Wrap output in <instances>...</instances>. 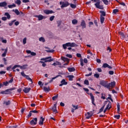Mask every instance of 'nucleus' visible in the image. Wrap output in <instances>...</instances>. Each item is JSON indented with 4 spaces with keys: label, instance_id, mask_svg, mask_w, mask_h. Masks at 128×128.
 <instances>
[{
    "label": "nucleus",
    "instance_id": "nucleus-16",
    "mask_svg": "<svg viewBox=\"0 0 128 128\" xmlns=\"http://www.w3.org/2000/svg\"><path fill=\"white\" fill-rule=\"evenodd\" d=\"M30 90H32V88H24V90H23V92H25V94H28V92H30Z\"/></svg>",
    "mask_w": 128,
    "mask_h": 128
},
{
    "label": "nucleus",
    "instance_id": "nucleus-8",
    "mask_svg": "<svg viewBox=\"0 0 128 128\" xmlns=\"http://www.w3.org/2000/svg\"><path fill=\"white\" fill-rule=\"evenodd\" d=\"M31 126H36L38 124V118H33V119L30 122Z\"/></svg>",
    "mask_w": 128,
    "mask_h": 128
},
{
    "label": "nucleus",
    "instance_id": "nucleus-17",
    "mask_svg": "<svg viewBox=\"0 0 128 128\" xmlns=\"http://www.w3.org/2000/svg\"><path fill=\"white\" fill-rule=\"evenodd\" d=\"M26 52H27L28 54H30L32 56H36V53L34 52H32L30 50H26Z\"/></svg>",
    "mask_w": 128,
    "mask_h": 128
},
{
    "label": "nucleus",
    "instance_id": "nucleus-57",
    "mask_svg": "<svg viewBox=\"0 0 128 128\" xmlns=\"http://www.w3.org/2000/svg\"><path fill=\"white\" fill-rule=\"evenodd\" d=\"M23 44H26V38H25L23 39Z\"/></svg>",
    "mask_w": 128,
    "mask_h": 128
},
{
    "label": "nucleus",
    "instance_id": "nucleus-61",
    "mask_svg": "<svg viewBox=\"0 0 128 128\" xmlns=\"http://www.w3.org/2000/svg\"><path fill=\"white\" fill-rule=\"evenodd\" d=\"M94 76L95 78H100V75H99V74H94Z\"/></svg>",
    "mask_w": 128,
    "mask_h": 128
},
{
    "label": "nucleus",
    "instance_id": "nucleus-28",
    "mask_svg": "<svg viewBox=\"0 0 128 128\" xmlns=\"http://www.w3.org/2000/svg\"><path fill=\"white\" fill-rule=\"evenodd\" d=\"M52 66H62V63L58 62H54V64H52Z\"/></svg>",
    "mask_w": 128,
    "mask_h": 128
},
{
    "label": "nucleus",
    "instance_id": "nucleus-7",
    "mask_svg": "<svg viewBox=\"0 0 128 128\" xmlns=\"http://www.w3.org/2000/svg\"><path fill=\"white\" fill-rule=\"evenodd\" d=\"M60 4H62L61 8H66L68 6L70 5V3L68 2H60Z\"/></svg>",
    "mask_w": 128,
    "mask_h": 128
},
{
    "label": "nucleus",
    "instance_id": "nucleus-40",
    "mask_svg": "<svg viewBox=\"0 0 128 128\" xmlns=\"http://www.w3.org/2000/svg\"><path fill=\"white\" fill-rule=\"evenodd\" d=\"M13 12H14L15 14H16L17 16H18L20 14V11H18V9H16L15 10H13Z\"/></svg>",
    "mask_w": 128,
    "mask_h": 128
},
{
    "label": "nucleus",
    "instance_id": "nucleus-35",
    "mask_svg": "<svg viewBox=\"0 0 128 128\" xmlns=\"http://www.w3.org/2000/svg\"><path fill=\"white\" fill-rule=\"evenodd\" d=\"M0 40H2V42H3V44H6V42H8L6 40H4V38L0 36Z\"/></svg>",
    "mask_w": 128,
    "mask_h": 128
},
{
    "label": "nucleus",
    "instance_id": "nucleus-41",
    "mask_svg": "<svg viewBox=\"0 0 128 128\" xmlns=\"http://www.w3.org/2000/svg\"><path fill=\"white\" fill-rule=\"evenodd\" d=\"M84 84H86V86H89L90 82H88V80H85L84 81Z\"/></svg>",
    "mask_w": 128,
    "mask_h": 128
},
{
    "label": "nucleus",
    "instance_id": "nucleus-6",
    "mask_svg": "<svg viewBox=\"0 0 128 128\" xmlns=\"http://www.w3.org/2000/svg\"><path fill=\"white\" fill-rule=\"evenodd\" d=\"M20 74H21V76H22L26 78L28 80L29 82H30L31 84H32V78H30V76L25 74L24 72V71L21 72Z\"/></svg>",
    "mask_w": 128,
    "mask_h": 128
},
{
    "label": "nucleus",
    "instance_id": "nucleus-53",
    "mask_svg": "<svg viewBox=\"0 0 128 128\" xmlns=\"http://www.w3.org/2000/svg\"><path fill=\"white\" fill-rule=\"evenodd\" d=\"M30 112H33L34 114H38V111L36 110H30Z\"/></svg>",
    "mask_w": 128,
    "mask_h": 128
},
{
    "label": "nucleus",
    "instance_id": "nucleus-3",
    "mask_svg": "<svg viewBox=\"0 0 128 128\" xmlns=\"http://www.w3.org/2000/svg\"><path fill=\"white\" fill-rule=\"evenodd\" d=\"M16 88H12L5 90L4 91H2L0 92L1 94H12V90H14Z\"/></svg>",
    "mask_w": 128,
    "mask_h": 128
},
{
    "label": "nucleus",
    "instance_id": "nucleus-48",
    "mask_svg": "<svg viewBox=\"0 0 128 128\" xmlns=\"http://www.w3.org/2000/svg\"><path fill=\"white\" fill-rule=\"evenodd\" d=\"M110 106H112V102L108 100V104L106 106V108H110Z\"/></svg>",
    "mask_w": 128,
    "mask_h": 128
},
{
    "label": "nucleus",
    "instance_id": "nucleus-64",
    "mask_svg": "<svg viewBox=\"0 0 128 128\" xmlns=\"http://www.w3.org/2000/svg\"><path fill=\"white\" fill-rule=\"evenodd\" d=\"M57 24H58V26H60L62 24V22L58 20L57 22Z\"/></svg>",
    "mask_w": 128,
    "mask_h": 128
},
{
    "label": "nucleus",
    "instance_id": "nucleus-49",
    "mask_svg": "<svg viewBox=\"0 0 128 128\" xmlns=\"http://www.w3.org/2000/svg\"><path fill=\"white\" fill-rule=\"evenodd\" d=\"M112 108L111 106H110L109 108H107L106 107L105 108V109L104 110V113L105 114V112H106V110H110Z\"/></svg>",
    "mask_w": 128,
    "mask_h": 128
},
{
    "label": "nucleus",
    "instance_id": "nucleus-32",
    "mask_svg": "<svg viewBox=\"0 0 128 128\" xmlns=\"http://www.w3.org/2000/svg\"><path fill=\"white\" fill-rule=\"evenodd\" d=\"M16 4L8 5V8H16Z\"/></svg>",
    "mask_w": 128,
    "mask_h": 128
},
{
    "label": "nucleus",
    "instance_id": "nucleus-14",
    "mask_svg": "<svg viewBox=\"0 0 128 128\" xmlns=\"http://www.w3.org/2000/svg\"><path fill=\"white\" fill-rule=\"evenodd\" d=\"M44 118H42V116H41L40 118V120L38 122L40 126H42V124H44Z\"/></svg>",
    "mask_w": 128,
    "mask_h": 128
},
{
    "label": "nucleus",
    "instance_id": "nucleus-46",
    "mask_svg": "<svg viewBox=\"0 0 128 128\" xmlns=\"http://www.w3.org/2000/svg\"><path fill=\"white\" fill-rule=\"evenodd\" d=\"M114 118H116L117 120H120V115H115L114 116Z\"/></svg>",
    "mask_w": 128,
    "mask_h": 128
},
{
    "label": "nucleus",
    "instance_id": "nucleus-54",
    "mask_svg": "<svg viewBox=\"0 0 128 128\" xmlns=\"http://www.w3.org/2000/svg\"><path fill=\"white\" fill-rule=\"evenodd\" d=\"M108 74L110 76H112V74H114V72L113 70H110L108 72Z\"/></svg>",
    "mask_w": 128,
    "mask_h": 128
},
{
    "label": "nucleus",
    "instance_id": "nucleus-59",
    "mask_svg": "<svg viewBox=\"0 0 128 128\" xmlns=\"http://www.w3.org/2000/svg\"><path fill=\"white\" fill-rule=\"evenodd\" d=\"M32 112H30V111L29 112V114L28 115V116H27L28 118H30V116H32Z\"/></svg>",
    "mask_w": 128,
    "mask_h": 128
},
{
    "label": "nucleus",
    "instance_id": "nucleus-24",
    "mask_svg": "<svg viewBox=\"0 0 128 128\" xmlns=\"http://www.w3.org/2000/svg\"><path fill=\"white\" fill-rule=\"evenodd\" d=\"M7 53H8V48H6L5 49L4 52L2 54V58H4L5 56H6Z\"/></svg>",
    "mask_w": 128,
    "mask_h": 128
},
{
    "label": "nucleus",
    "instance_id": "nucleus-55",
    "mask_svg": "<svg viewBox=\"0 0 128 128\" xmlns=\"http://www.w3.org/2000/svg\"><path fill=\"white\" fill-rule=\"evenodd\" d=\"M94 26V22H88V26L89 28H90V26Z\"/></svg>",
    "mask_w": 128,
    "mask_h": 128
},
{
    "label": "nucleus",
    "instance_id": "nucleus-63",
    "mask_svg": "<svg viewBox=\"0 0 128 128\" xmlns=\"http://www.w3.org/2000/svg\"><path fill=\"white\" fill-rule=\"evenodd\" d=\"M94 24H96V26H98V20H94Z\"/></svg>",
    "mask_w": 128,
    "mask_h": 128
},
{
    "label": "nucleus",
    "instance_id": "nucleus-25",
    "mask_svg": "<svg viewBox=\"0 0 128 128\" xmlns=\"http://www.w3.org/2000/svg\"><path fill=\"white\" fill-rule=\"evenodd\" d=\"M68 72H74V70H76V68H74V67L68 68Z\"/></svg>",
    "mask_w": 128,
    "mask_h": 128
},
{
    "label": "nucleus",
    "instance_id": "nucleus-26",
    "mask_svg": "<svg viewBox=\"0 0 128 128\" xmlns=\"http://www.w3.org/2000/svg\"><path fill=\"white\" fill-rule=\"evenodd\" d=\"M100 16H106V12L104 11L100 10Z\"/></svg>",
    "mask_w": 128,
    "mask_h": 128
},
{
    "label": "nucleus",
    "instance_id": "nucleus-12",
    "mask_svg": "<svg viewBox=\"0 0 128 128\" xmlns=\"http://www.w3.org/2000/svg\"><path fill=\"white\" fill-rule=\"evenodd\" d=\"M102 68H110V70H112V67L108 65V64L107 63L104 64L102 66Z\"/></svg>",
    "mask_w": 128,
    "mask_h": 128
},
{
    "label": "nucleus",
    "instance_id": "nucleus-47",
    "mask_svg": "<svg viewBox=\"0 0 128 128\" xmlns=\"http://www.w3.org/2000/svg\"><path fill=\"white\" fill-rule=\"evenodd\" d=\"M87 114L88 116H94V112H88Z\"/></svg>",
    "mask_w": 128,
    "mask_h": 128
},
{
    "label": "nucleus",
    "instance_id": "nucleus-18",
    "mask_svg": "<svg viewBox=\"0 0 128 128\" xmlns=\"http://www.w3.org/2000/svg\"><path fill=\"white\" fill-rule=\"evenodd\" d=\"M44 13L46 14H54V12L52 10H44Z\"/></svg>",
    "mask_w": 128,
    "mask_h": 128
},
{
    "label": "nucleus",
    "instance_id": "nucleus-42",
    "mask_svg": "<svg viewBox=\"0 0 128 128\" xmlns=\"http://www.w3.org/2000/svg\"><path fill=\"white\" fill-rule=\"evenodd\" d=\"M104 106H102L101 108L99 110V112L98 113V114H100V112H104Z\"/></svg>",
    "mask_w": 128,
    "mask_h": 128
},
{
    "label": "nucleus",
    "instance_id": "nucleus-39",
    "mask_svg": "<svg viewBox=\"0 0 128 128\" xmlns=\"http://www.w3.org/2000/svg\"><path fill=\"white\" fill-rule=\"evenodd\" d=\"M70 8H76V5L74 4H70Z\"/></svg>",
    "mask_w": 128,
    "mask_h": 128
},
{
    "label": "nucleus",
    "instance_id": "nucleus-1",
    "mask_svg": "<svg viewBox=\"0 0 128 128\" xmlns=\"http://www.w3.org/2000/svg\"><path fill=\"white\" fill-rule=\"evenodd\" d=\"M66 46H70V48H76L78 45L74 42H67L62 44V48L64 50H66Z\"/></svg>",
    "mask_w": 128,
    "mask_h": 128
},
{
    "label": "nucleus",
    "instance_id": "nucleus-15",
    "mask_svg": "<svg viewBox=\"0 0 128 128\" xmlns=\"http://www.w3.org/2000/svg\"><path fill=\"white\" fill-rule=\"evenodd\" d=\"M36 18H38V20H42L44 18H46V17L44 16H42V15L36 16Z\"/></svg>",
    "mask_w": 128,
    "mask_h": 128
},
{
    "label": "nucleus",
    "instance_id": "nucleus-23",
    "mask_svg": "<svg viewBox=\"0 0 128 128\" xmlns=\"http://www.w3.org/2000/svg\"><path fill=\"white\" fill-rule=\"evenodd\" d=\"M12 104L10 102V100H8V101H4L3 103V104H5L6 106H10Z\"/></svg>",
    "mask_w": 128,
    "mask_h": 128
},
{
    "label": "nucleus",
    "instance_id": "nucleus-21",
    "mask_svg": "<svg viewBox=\"0 0 128 128\" xmlns=\"http://www.w3.org/2000/svg\"><path fill=\"white\" fill-rule=\"evenodd\" d=\"M61 58H62V60H63L64 62H70V59H68L67 58L62 56Z\"/></svg>",
    "mask_w": 128,
    "mask_h": 128
},
{
    "label": "nucleus",
    "instance_id": "nucleus-10",
    "mask_svg": "<svg viewBox=\"0 0 128 128\" xmlns=\"http://www.w3.org/2000/svg\"><path fill=\"white\" fill-rule=\"evenodd\" d=\"M90 96L92 104H93L96 106V104H94V95H92V93L90 94Z\"/></svg>",
    "mask_w": 128,
    "mask_h": 128
},
{
    "label": "nucleus",
    "instance_id": "nucleus-9",
    "mask_svg": "<svg viewBox=\"0 0 128 128\" xmlns=\"http://www.w3.org/2000/svg\"><path fill=\"white\" fill-rule=\"evenodd\" d=\"M6 6H8V3H6V2H0V8H6Z\"/></svg>",
    "mask_w": 128,
    "mask_h": 128
},
{
    "label": "nucleus",
    "instance_id": "nucleus-62",
    "mask_svg": "<svg viewBox=\"0 0 128 128\" xmlns=\"http://www.w3.org/2000/svg\"><path fill=\"white\" fill-rule=\"evenodd\" d=\"M72 106L74 108V110H78V106H74L72 104Z\"/></svg>",
    "mask_w": 128,
    "mask_h": 128
},
{
    "label": "nucleus",
    "instance_id": "nucleus-34",
    "mask_svg": "<svg viewBox=\"0 0 128 128\" xmlns=\"http://www.w3.org/2000/svg\"><path fill=\"white\" fill-rule=\"evenodd\" d=\"M40 42H46V40L44 37H40L39 38Z\"/></svg>",
    "mask_w": 128,
    "mask_h": 128
},
{
    "label": "nucleus",
    "instance_id": "nucleus-11",
    "mask_svg": "<svg viewBox=\"0 0 128 128\" xmlns=\"http://www.w3.org/2000/svg\"><path fill=\"white\" fill-rule=\"evenodd\" d=\"M80 26L82 27V30L86 28V21H84V20H82Z\"/></svg>",
    "mask_w": 128,
    "mask_h": 128
},
{
    "label": "nucleus",
    "instance_id": "nucleus-13",
    "mask_svg": "<svg viewBox=\"0 0 128 128\" xmlns=\"http://www.w3.org/2000/svg\"><path fill=\"white\" fill-rule=\"evenodd\" d=\"M68 82H66V80L63 79L60 82V84H59V86H66Z\"/></svg>",
    "mask_w": 128,
    "mask_h": 128
},
{
    "label": "nucleus",
    "instance_id": "nucleus-33",
    "mask_svg": "<svg viewBox=\"0 0 128 128\" xmlns=\"http://www.w3.org/2000/svg\"><path fill=\"white\" fill-rule=\"evenodd\" d=\"M100 22L101 24H104V17L100 16Z\"/></svg>",
    "mask_w": 128,
    "mask_h": 128
},
{
    "label": "nucleus",
    "instance_id": "nucleus-52",
    "mask_svg": "<svg viewBox=\"0 0 128 128\" xmlns=\"http://www.w3.org/2000/svg\"><path fill=\"white\" fill-rule=\"evenodd\" d=\"M104 4H108V0H102Z\"/></svg>",
    "mask_w": 128,
    "mask_h": 128
},
{
    "label": "nucleus",
    "instance_id": "nucleus-20",
    "mask_svg": "<svg viewBox=\"0 0 128 128\" xmlns=\"http://www.w3.org/2000/svg\"><path fill=\"white\" fill-rule=\"evenodd\" d=\"M119 34L122 36V40H124L126 38V35L122 32H119Z\"/></svg>",
    "mask_w": 128,
    "mask_h": 128
},
{
    "label": "nucleus",
    "instance_id": "nucleus-38",
    "mask_svg": "<svg viewBox=\"0 0 128 128\" xmlns=\"http://www.w3.org/2000/svg\"><path fill=\"white\" fill-rule=\"evenodd\" d=\"M15 4H18V6H20V4H22V1H20V0H16L15 2Z\"/></svg>",
    "mask_w": 128,
    "mask_h": 128
},
{
    "label": "nucleus",
    "instance_id": "nucleus-29",
    "mask_svg": "<svg viewBox=\"0 0 128 128\" xmlns=\"http://www.w3.org/2000/svg\"><path fill=\"white\" fill-rule=\"evenodd\" d=\"M108 84H110V88L112 86V88H114V86H116V82H112L110 83H108Z\"/></svg>",
    "mask_w": 128,
    "mask_h": 128
},
{
    "label": "nucleus",
    "instance_id": "nucleus-51",
    "mask_svg": "<svg viewBox=\"0 0 128 128\" xmlns=\"http://www.w3.org/2000/svg\"><path fill=\"white\" fill-rule=\"evenodd\" d=\"M2 60H4V64H5V66H6V64H8V62H6V58H3Z\"/></svg>",
    "mask_w": 128,
    "mask_h": 128
},
{
    "label": "nucleus",
    "instance_id": "nucleus-2",
    "mask_svg": "<svg viewBox=\"0 0 128 128\" xmlns=\"http://www.w3.org/2000/svg\"><path fill=\"white\" fill-rule=\"evenodd\" d=\"M100 84L102 86H104V88H108V90L110 89V84H108V81L101 80L100 81Z\"/></svg>",
    "mask_w": 128,
    "mask_h": 128
},
{
    "label": "nucleus",
    "instance_id": "nucleus-22",
    "mask_svg": "<svg viewBox=\"0 0 128 128\" xmlns=\"http://www.w3.org/2000/svg\"><path fill=\"white\" fill-rule=\"evenodd\" d=\"M28 66V64H25L20 66V70H26V68Z\"/></svg>",
    "mask_w": 128,
    "mask_h": 128
},
{
    "label": "nucleus",
    "instance_id": "nucleus-36",
    "mask_svg": "<svg viewBox=\"0 0 128 128\" xmlns=\"http://www.w3.org/2000/svg\"><path fill=\"white\" fill-rule=\"evenodd\" d=\"M44 92H50V87H48V88L44 86Z\"/></svg>",
    "mask_w": 128,
    "mask_h": 128
},
{
    "label": "nucleus",
    "instance_id": "nucleus-5",
    "mask_svg": "<svg viewBox=\"0 0 128 128\" xmlns=\"http://www.w3.org/2000/svg\"><path fill=\"white\" fill-rule=\"evenodd\" d=\"M100 4V0H98L97 2L94 4V6L96 8H98L99 10H104V5Z\"/></svg>",
    "mask_w": 128,
    "mask_h": 128
},
{
    "label": "nucleus",
    "instance_id": "nucleus-31",
    "mask_svg": "<svg viewBox=\"0 0 128 128\" xmlns=\"http://www.w3.org/2000/svg\"><path fill=\"white\" fill-rule=\"evenodd\" d=\"M58 76H60V75L56 76L55 77H54L49 81V82H54V80H56V78H58Z\"/></svg>",
    "mask_w": 128,
    "mask_h": 128
},
{
    "label": "nucleus",
    "instance_id": "nucleus-4",
    "mask_svg": "<svg viewBox=\"0 0 128 128\" xmlns=\"http://www.w3.org/2000/svg\"><path fill=\"white\" fill-rule=\"evenodd\" d=\"M40 60H44V62H54V60L52 58V56H50L45 58H42Z\"/></svg>",
    "mask_w": 128,
    "mask_h": 128
},
{
    "label": "nucleus",
    "instance_id": "nucleus-37",
    "mask_svg": "<svg viewBox=\"0 0 128 128\" xmlns=\"http://www.w3.org/2000/svg\"><path fill=\"white\" fill-rule=\"evenodd\" d=\"M78 22V20H76V19H74L73 20H72V24H76Z\"/></svg>",
    "mask_w": 128,
    "mask_h": 128
},
{
    "label": "nucleus",
    "instance_id": "nucleus-58",
    "mask_svg": "<svg viewBox=\"0 0 128 128\" xmlns=\"http://www.w3.org/2000/svg\"><path fill=\"white\" fill-rule=\"evenodd\" d=\"M54 19V16H52L50 18V22H52Z\"/></svg>",
    "mask_w": 128,
    "mask_h": 128
},
{
    "label": "nucleus",
    "instance_id": "nucleus-50",
    "mask_svg": "<svg viewBox=\"0 0 128 128\" xmlns=\"http://www.w3.org/2000/svg\"><path fill=\"white\" fill-rule=\"evenodd\" d=\"M2 84H3V86H8V82L6 81L5 82H4Z\"/></svg>",
    "mask_w": 128,
    "mask_h": 128
},
{
    "label": "nucleus",
    "instance_id": "nucleus-43",
    "mask_svg": "<svg viewBox=\"0 0 128 128\" xmlns=\"http://www.w3.org/2000/svg\"><path fill=\"white\" fill-rule=\"evenodd\" d=\"M16 20H13L11 22L8 24V26H12V24H14V23L15 22Z\"/></svg>",
    "mask_w": 128,
    "mask_h": 128
},
{
    "label": "nucleus",
    "instance_id": "nucleus-44",
    "mask_svg": "<svg viewBox=\"0 0 128 128\" xmlns=\"http://www.w3.org/2000/svg\"><path fill=\"white\" fill-rule=\"evenodd\" d=\"M58 98V94H57L56 96H54L52 98V100H56V98Z\"/></svg>",
    "mask_w": 128,
    "mask_h": 128
},
{
    "label": "nucleus",
    "instance_id": "nucleus-56",
    "mask_svg": "<svg viewBox=\"0 0 128 128\" xmlns=\"http://www.w3.org/2000/svg\"><path fill=\"white\" fill-rule=\"evenodd\" d=\"M116 12H118V9H114L113 10V14H116Z\"/></svg>",
    "mask_w": 128,
    "mask_h": 128
},
{
    "label": "nucleus",
    "instance_id": "nucleus-27",
    "mask_svg": "<svg viewBox=\"0 0 128 128\" xmlns=\"http://www.w3.org/2000/svg\"><path fill=\"white\" fill-rule=\"evenodd\" d=\"M68 78L69 80L72 81L74 80V75H68Z\"/></svg>",
    "mask_w": 128,
    "mask_h": 128
},
{
    "label": "nucleus",
    "instance_id": "nucleus-45",
    "mask_svg": "<svg viewBox=\"0 0 128 128\" xmlns=\"http://www.w3.org/2000/svg\"><path fill=\"white\" fill-rule=\"evenodd\" d=\"M20 65H15L12 68V70H15L16 68H20Z\"/></svg>",
    "mask_w": 128,
    "mask_h": 128
},
{
    "label": "nucleus",
    "instance_id": "nucleus-19",
    "mask_svg": "<svg viewBox=\"0 0 128 128\" xmlns=\"http://www.w3.org/2000/svg\"><path fill=\"white\" fill-rule=\"evenodd\" d=\"M52 110L54 112H58V110H56V104H54V106L52 108Z\"/></svg>",
    "mask_w": 128,
    "mask_h": 128
},
{
    "label": "nucleus",
    "instance_id": "nucleus-30",
    "mask_svg": "<svg viewBox=\"0 0 128 128\" xmlns=\"http://www.w3.org/2000/svg\"><path fill=\"white\" fill-rule=\"evenodd\" d=\"M4 16H6V18H8V20H10V14H8V12L4 13Z\"/></svg>",
    "mask_w": 128,
    "mask_h": 128
},
{
    "label": "nucleus",
    "instance_id": "nucleus-60",
    "mask_svg": "<svg viewBox=\"0 0 128 128\" xmlns=\"http://www.w3.org/2000/svg\"><path fill=\"white\" fill-rule=\"evenodd\" d=\"M66 56H67V58H72V56L70 54H66Z\"/></svg>",
    "mask_w": 128,
    "mask_h": 128
}]
</instances>
